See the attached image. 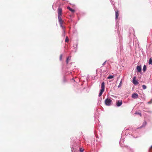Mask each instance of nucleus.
<instances>
[{
    "mask_svg": "<svg viewBox=\"0 0 152 152\" xmlns=\"http://www.w3.org/2000/svg\"><path fill=\"white\" fill-rule=\"evenodd\" d=\"M62 9L60 8H58V22L60 25V26L61 28L63 29V35L64 36L65 34V28L62 25L64 21L62 20V18H61V16L62 15Z\"/></svg>",
    "mask_w": 152,
    "mask_h": 152,
    "instance_id": "f257e3e1",
    "label": "nucleus"
},
{
    "mask_svg": "<svg viewBox=\"0 0 152 152\" xmlns=\"http://www.w3.org/2000/svg\"><path fill=\"white\" fill-rule=\"evenodd\" d=\"M112 102V100L108 98L106 99L104 101L105 105L107 106H110L111 105Z\"/></svg>",
    "mask_w": 152,
    "mask_h": 152,
    "instance_id": "f03ea898",
    "label": "nucleus"
},
{
    "mask_svg": "<svg viewBox=\"0 0 152 152\" xmlns=\"http://www.w3.org/2000/svg\"><path fill=\"white\" fill-rule=\"evenodd\" d=\"M116 104L117 106L119 107L121 106L122 104V101L121 100H118L117 102H116Z\"/></svg>",
    "mask_w": 152,
    "mask_h": 152,
    "instance_id": "7ed1b4c3",
    "label": "nucleus"
},
{
    "mask_svg": "<svg viewBox=\"0 0 152 152\" xmlns=\"http://www.w3.org/2000/svg\"><path fill=\"white\" fill-rule=\"evenodd\" d=\"M132 97L134 99H137L138 97V95L137 93H134L132 95Z\"/></svg>",
    "mask_w": 152,
    "mask_h": 152,
    "instance_id": "20e7f679",
    "label": "nucleus"
},
{
    "mask_svg": "<svg viewBox=\"0 0 152 152\" xmlns=\"http://www.w3.org/2000/svg\"><path fill=\"white\" fill-rule=\"evenodd\" d=\"M135 77L133 79V83L135 85H137L138 84V82L135 80Z\"/></svg>",
    "mask_w": 152,
    "mask_h": 152,
    "instance_id": "39448f33",
    "label": "nucleus"
},
{
    "mask_svg": "<svg viewBox=\"0 0 152 152\" xmlns=\"http://www.w3.org/2000/svg\"><path fill=\"white\" fill-rule=\"evenodd\" d=\"M104 83L103 82L101 84V89L102 90L104 91Z\"/></svg>",
    "mask_w": 152,
    "mask_h": 152,
    "instance_id": "423d86ee",
    "label": "nucleus"
},
{
    "mask_svg": "<svg viewBox=\"0 0 152 152\" xmlns=\"http://www.w3.org/2000/svg\"><path fill=\"white\" fill-rule=\"evenodd\" d=\"M137 70L139 72H140L141 71V67L140 66H137Z\"/></svg>",
    "mask_w": 152,
    "mask_h": 152,
    "instance_id": "0eeeda50",
    "label": "nucleus"
},
{
    "mask_svg": "<svg viewBox=\"0 0 152 152\" xmlns=\"http://www.w3.org/2000/svg\"><path fill=\"white\" fill-rule=\"evenodd\" d=\"M119 15L118 11H115V18L116 19H117Z\"/></svg>",
    "mask_w": 152,
    "mask_h": 152,
    "instance_id": "6e6552de",
    "label": "nucleus"
},
{
    "mask_svg": "<svg viewBox=\"0 0 152 152\" xmlns=\"http://www.w3.org/2000/svg\"><path fill=\"white\" fill-rule=\"evenodd\" d=\"M67 8L68 10H69L70 11L72 12H75V10H74L72 9L69 7H68Z\"/></svg>",
    "mask_w": 152,
    "mask_h": 152,
    "instance_id": "1a4fd4ad",
    "label": "nucleus"
},
{
    "mask_svg": "<svg viewBox=\"0 0 152 152\" xmlns=\"http://www.w3.org/2000/svg\"><path fill=\"white\" fill-rule=\"evenodd\" d=\"M104 91V90H101L100 92L99 93V97H100L102 95V94L103 93V92Z\"/></svg>",
    "mask_w": 152,
    "mask_h": 152,
    "instance_id": "9d476101",
    "label": "nucleus"
},
{
    "mask_svg": "<svg viewBox=\"0 0 152 152\" xmlns=\"http://www.w3.org/2000/svg\"><path fill=\"white\" fill-rule=\"evenodd\" d=\"M146 124H147L146 122V121H145L143 122V124L142 125V126L141 127V128L145 126H146Z\"/></svg>",
    "mask_w": 152,
    "mask_h": 152,
    "instance_id": "9b49d317",
    "label": "nucleus"
},
{
    "mask_svg": "<svg viewBox=\"0 0 152 152\" xmlns=\"http://www.w3.org/2000/svg\"><path fill=\"white\" fill-rule=\"evenodd\" d=\"M114 75H110L109 76L107 77V79H112V78H114Z\"/></svg>",
    "mask_w": 152,
    "mask_h": 152,
    "instance_id": "f8f14e48",
    "label": "nucleus"
},
{
    "mask_svg": "<svg viewBox=\"0 0 152 152\" xmlns=\"http://www.w3.org/2000/svg\"><path fill=\"white\" fill-rule=\"evenodd\" d=\"M146 66L145 65H144L143 66V68L142 69V70L144 72H145L146 71Z\"/></svg>",
    "mask_w": 152,
    "mask_h": 152,
    "instance_id": "ddd939ff",
    "label": "nucleus"
},
{
    "mask_svg": "<svg viewBox=\"0 0 152 152\" xmlns=\"http://www.w3.org/2000/svg\"><path fill=\"white\" fill-rule=\"evenodd\" d=\"M149 64H151L152 65V59L151 58L149 59Z\"/></svg>",
    "mask_w": 152,
    "mask_h": 152,
    "instance_id": "4468645a",
    "label": "nucleus"
},
{
    "mask_svg": "<svg viewBox=\"0 0 152 152\" xmlns=\"http://www.w3.org/2000/svg\"><path fill=\"white\" fill-rule=\"evenodd\" d=\"M122 85V80H121L119 85L118 86V87L119 88Z\"/></svg>",
    "mask_w": 152,
    "mask_h": 152,
    "instance_id": "2eb2a0df",
    "label": "nucleus"
},
{
    "mask_svg": "<svg viewBox=\"0 0 152 152\" xmlns=\"http://www.w3.org/2000/svg\"><path fill=\"white\" fill-rule=\"evenodd\" d=\"M142 87L143 89H145L147 87L145 85H143L142 86Z\"/></svg>",
    "mask_w": 152,
    "mask_h": 152,
    "instance_id": "dca6fc26",
    "label": "nucleus"
},
{
    "mask_svg": "<svg viewBox=\"0 0 152 152\" xmlns=\"http://www.w3.org/2000/svg\"><path fill=\"white\" fill-rule=\"evenodd\" d=\"M69 41V38L67 37H66L65 39V42H67Z\"/></svg>",
    "mask_w": 152,
    "mask_h": 152,
    "instance_id": "f3484780",
    "label": "nucleus"
},
{
    "mask_svg": "<svg viewBox=\"0 0 152 152\" xmlns=\"http://www.w3.org/2000/svg\"><path fill=\"white\" fill-rule=\"evenodd\" d=\"M84 150V149H83L82 148H80V152H83Z\"/></svg>",
    "mask_w": 152,
    "mask_h": 152,
    "instance_id": "a211bd4d",
    "label": "nucleus"
},
{
    "mask_svg": "<svg viewBox=\"0 0 152 152\" xmlns=\"http://www.w3.org/2000/svg\"><path fill=\"white\" fill-rule=\"evenodd\" d=\"M149 152H152V145L149 149Z\"/></svg>",
    "mask_w": 152,
    "mask_h": 152,
    "instance_id": "6ab92c4d",
    "label": "nucleus"
},
{
    "mask_svg": "<svg viewBox=\"0 0 152 152\" xmlns=\"http://www.w3.org/2000/svg\"><path fill=\"white\" fill-rule=\"evenodd\" d=\"M135 114H138L140 115V116H141V114L140 113H135Z\"/></svg>",
    "mask_w": 152,
    "mask_h": 152,
    "instance_id": "aec40b11",
    "label": "nucleus"
},
{
    "mask_svg": "<svg viewBox=\"0 0 152 152\" xmlns=\"http://www.w3.org/2000/svg\"><path fill=\"white\" fill-rule=\"evenodd\" d=\"M152 103V99H151V100L150 101L148 102V104H151Z\"/></svg>",
    "mask_w": 152,
    "mask_h": 152,
    "instance_id": "412c9836",
    "label": "nucleus"
},
{
    "mask_svg": "<svg viewBox=\"0 0 152 152\" xmlns=\"http://www.w3.org/2000/svg\"><path fill=\"white\" fill-rule=\"evenodd\" d=\"M77 50V48H74V51L76 52Z\"/></svg>",
    "mask_w": 152,
    "mask_h": 152,
    "instance_id": "4be33fe9",
    "label": "nucleus"
},
{
    "mask_svg": "<svg viewBox=\"0 0 152 152\" xmlns=\"http://www.w3.org/2000/svg\"><path fill=\"white\" fill-rule=\"evenodd\" d=\"M69 58H67V59H66V61H67V63H68V60L69 59Z\"/></svg>",
    "mask_w": 152,
    "mask_h": 152,
    "instance_id": "5701e85b",
    "label": "nucleus"
},
{
    "mask_svg": "<svg viewBox=\"0 0 152 152\" xmlns=\"http://www.w3.org/2000/svg\"><path fill=\"white\" fill-rule=\"evenodd\" d=\"M62 55L61 54V55H60V57H62Z\"/></svg>",
    "mask_w": 152,
    "mask_h": 152,
    "instance_id": "b1692460",
    "label": "nucleus"
}]
</instances>
